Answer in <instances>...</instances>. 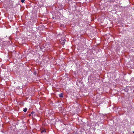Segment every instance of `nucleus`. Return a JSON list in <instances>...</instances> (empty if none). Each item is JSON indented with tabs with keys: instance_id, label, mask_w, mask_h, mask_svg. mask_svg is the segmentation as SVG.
Listing matches in <instances>:
<instances>
[{
	"instance_id": "1",
	"label": "nucleus",
	"mask_w": 134,
	"mask_h": 134,
	"mask_svg": "<svg viewBox=\"0 0 134 134\" xmlns=\"http://www.w3.org/2000/svg\"><path fill=\"white\" fill-rule=\"evenodd\" d=\"M59 96L61 98H63V94L62 93H60V94H59Z\"/></svg>"
},
{
	"instance_id": "8",
	"label": "nucleus",
	"mask_w": 134,
	"mask_h": 134,
	"mask_svg": "<svg viewBox=\"0 0 134 134\" xmlns=\"http://www.w3.org/2000/svg\"><path fill=\"white\" fill-rule=\"evenodd\" d=\"M133 133H134V132L133 131Z\"/></svg>"
},
{
	"instance_id": "2",
	"label": "nucleus",
	"mask_w": 134,
	"mask_h": 134,
	"mask_svg": "<svg viewBox=\"0 0 134 134\" xmlns=\"http://www.w3.org/2000/svg\"><path fill=\"white\" fill-rule=\"evenodd\" d=\"M27 108H24L23 109V110L25 112H26L27 111Z\"/></svg>"
},
{
	"instance_id": "4",
	"label": "nucleus",
	"mask_w": 134,
	"mask_h": 134,
	"mask_svg": "<svg viewBox=\"0 0 134 134\" xmlns=\"http://www.w3.org/2000/svg\"><path fill=\"white\" fill-rule=\"evenodd\" d=\"M25 0H21V1L22 3H24L25 1Z\"/></svg>"
},
{
	"instance_id": "5",
	"label": "nucleus",
	"mask_w": 134,
	"mask_h": 134,
	"mask_svg": "<svg viewBox=\"0 0 134 134\" xmlns=\"http://www.w3.org/2000/svg\"><path fill=\"white\" fill-rule=\"evenodd\" d=\"M34 112H33V111H32L31 113V114H33L34 113Z\"/></svg>"
},
{
	"instance_id": "3",
	"label": "nucleus",
	"mask_w": 134,
	"mask_h": 134,
	"mask_svg": "<svg viewBox=\"0 0 134 134\" xmlns=\"http://www.w3.org/2000/svg\"><path fill=\"white\" fill-rule=\"evenodd\" d=\"M46 132V131L44 130H43L41 131V133H43V132Z\"/></svg>"
},
{
	"instance_id": "7",
	"label": "nucleus",
	"mask_w": 134,
	"mask_h": 134,
	"mask_svg": "<svg viewBox=\"0 0 134 134\" xmlns=\"http://www.w3.org/2000/svg\"><path fill=\"white\" fill-rule=\"evenodd\" d=\"M31 115V114H29V116H30Z\"/></svg>"
},
{
	"instance_id": "6",
	"label": "nucleus",
	"mask_w": 134,
	"mask_h": 134,
	"mask_svg": "<svg viewBox=\"0 0 134 134\" xmlns=\"http://www.w3.org/2000/svg\"><path fill=\"white\" fill-rule=\"evenodd\" d=\"M64 42L63 43V44L64 45Z\"/></svg>"
}]
</instances>
